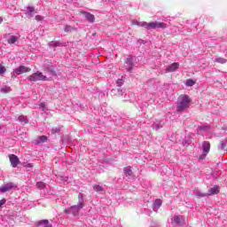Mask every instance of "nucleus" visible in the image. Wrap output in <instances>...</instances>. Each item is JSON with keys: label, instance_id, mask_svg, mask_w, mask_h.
<instances>
[{"label": "nucleus", "instance_id": "39", "mask_svg": "<svg viewBox=\"0 0 227 227\" xmlns=\"http://www.w3.org/2000/svg\"><path fill=\"white\" fill-rule=\"evenodd\" d=\"M35 20L37 22H42L43 20V16H41V15H36L35 16Z\"/></svg>", "mask_w": 227, "mask_h": 227}, {"label": "nucleus", "instance_id": "32", "mask_svg": "<svg viewBox=\"0 0 227 227\" xmlns=\"http://www.w3.org/2000/svg\"><path fill=\"white\" fill-rule=\"evenodd\" d=\"M199 130H202L203 132H207V130H210V126H199Z\"/></svg>", "mask_w": 227, "mask_h": 227}, {"label": "nucleus", "instance_id": "45", "mask_svg": "<svg viewBox=\"0 0 227 227\" xmlns=\"http://www.w3.org/2000/svg\"><path fill=\"white\" fill-rule=\"evenodd\" d=\"M1 22H3V18L0 17V24H1Z\"/></svg>", "mask_w": 227, "mask_h": 227}, {"label": "nucleus", "instance_id": "9", "mask_svg": "<svg viewBox=\"0 0 227 227\" xmlns=\"http://www.w3.org/2000/svg\"><path fill=\"white\" fill-rule=\"evenodd\" d=\"M9 159H10L11 166L12 168H17V166L20 164V160H19V157L15 154L9 155Z\"/></svg>", "mask_w": 227, "mask_h": 227}, {"label": "nucleus", "instance_id": "18", "mask_svg": "<svg viewBox=\"0 0 227 227\" xmlns=\"http://www.w3.org/2000/svg\"><path fill=\"white\" fill-rule=\"evenodd\" d=\"M78 207L84 208V194L83 193H79L78 194Z\"/></svg>", "mask_w": 227, "mask_h": 227}, {"label": "nucleus", "instance_id": "6", "mask_svg": "<svg viewBox=\"0 0 227 227\" xmlns=\"http://www.w3.org/2000/svg\"><path fill=\"white\" fill-rule=\"evenodd\" d=\"M81 207L78 205L71 206L70 207L65 209V214H72L73 215H79V212H81Z\"/></svg>", "mask_w": 227, "mask_h": 227}, {"label": "nucleus", "instance_id": "20", "mask_svg": "<svg viewBox=\"0 0 227 227\" xmlns=\"http://www.w3.org/2000/svg\"><path fill=\"white\" fill-rule=\"evenodd\" d=\"M124 175L129 178H132V176H134V173L132 172L130 167L124 168Z\"/></svg>", "mask_w": 227, "mask_h": 227}, {"label": "nucleus", "instance_id": "36", "mask_svg": "<svg viewBox=\"0 0 227 227\" xmlns=\"http://www.w3.org/2000/svg\"><path fill=\"white\" fill-rule=\"evenodd\" d=\"M39 225L44 224L45 226H47V224H49V220H41L38 222Z\"/></svg>", "mask_w": 227, "mask_h": 227}, {"label": "nucleus", "instance_id": "11", "mask_svg": "<svg viewBox=\"0 0 227 227\" xmlns=\"http://www.w3.org/2000/svg\"><path fill=\"white\" fill-rule=\"evenodd\" d=\"M25 15L27 19H33L35 17V7L27 6Z\"/></svg>", "mask_w": 227, "mask_h": 227}, {"label": "nucleus", "instance_id": "8", "mask_svg": "<svg viewBox=\"0 0 227 227\" xmlns=\"http://www.w3.org/2000/svg\"><path fill=\"white\" fill-rule=\"evenodd\" d=\"M165 122L162 120H157L152 124L153 130H160V129H164Z\"/></svg>", "mask_w": 227, "mask_h": 227}, {"label": "nucleus", "instance_id": "35", "mask_svg": "<svg viewBox=\"0 0 227 227\" xmlns=\"http://www.w3.org/2000/svg\"><path fill=\"white\" fill-rule=\"evenodd\" d=\"M123 82H124V81H123V79H118L117 81H116V84H117V86L120 88V86H123Z\"/></svg>", "mask_w": 227, "mask_h": 227}, {"label": "nucleus", "instance_id": "25", "mask_svg": "<svg viewBox=\"0 0 227 227\" xmlns=\"http://www.w3.org/2000/svg\"><path fill=\"white\" fill-rule=\"evenodd\" d=\"M92 188L96 192H104V187L100 186V184H94Z\"/></svg>", "mask_w": 227, "mask_h": 227}, {"label": "nucleus", "instance_id": "43", "mask_svg": "<svg viewBox=\"0 0 227 227\" xmlns=\"http://www.w3.org/2000/svg\"><path fill=\"white\" fill-rule=\"evenodd\" d=\"M191 145V141L184 140V146H189Z\"/></svg>", "mask_w": 227, "mask_h": 227}, {"label": "nucleus", "instance_id": "42", "mask_svg": "<svg viewBox=\"0 0 227 227\" xmlns=\"http://www.w3.org/2000/svg\"><path fill=\"white\" fill-rule=\"evenodd\" d=\"M6 203V200L3 199L0 200V208L3 207V205H4Z\"/></svg>", "mask_w": 227, "mask_h": 227}, {"label": "nucleus", "instance_id": "4", "mask_svg": "<svg viewBox=\"0 0 227 227\" xmlns=\"http://www.w3.org/2000/svg\"><path fill=\"white\" fill-rule=\"evenodd\" d=\"M4 38L6 39L7 43H9V45H13V44L17 43V42H19V40L20 39V35L6 34L4 35Z\"/></svg>", "mask_w": 227, "mask_h": 227}, {"label": "nucleus", "instance_id": "16", "mask_svg": "<svg viewBox=\"0 0 227 227\" xmlns=\"http://www.w3.org/2000/svg\"><path fill=\"white\" fill-rule=\"evenodd\" d=\"M49 47H67V43H61L59 41H51L48 43Z\"/></svg>", "mask_w": 227, "mask_h": 227}, {"label": "nucleus", "instance_id": "44", "mask_svg": "<svg viewBox=\"0 0 227 227\" xmlns=\"http://www.w3.org/2000/svg\"><path fill=\"white\" fill-rule=\"evenodd\" d=\"M26 167H27V168H33V164L27 163Z\"/></svg>", "mask_w": 227, "mask_h": 227}, {"label": "nucleus", "instance_id": "5", "mask_svg": "<svg viewBox=\"0 0 227 227\" xmlns=\"http://www.w3.org/2000/svg\"><path fill=\"white\" fill-rule=\"evenodd\" d=\"M31 68L25 67V66H20L18 68L14 69L12 73V77H17V75H22V74H27Z\"/></svg>", "mask_w": 227, "mask_h": 227}, {"label": "nucleus", "instance_id": "19", "mask_svg": "<svg viewBox=\"0 0 227 227\" xmlns=\"http://www.w3.org/2000/svg\"><path fill=\"white\" fill-rule=\"evenodd\" d=\"M219 192V186L215 185L211 189L208 190L207 196H214V194H218Z\"/></svg>", "mask_w": 227, "mask_h": 227}, {"label": "nucleus", "instance_id": "31", "mask_svg": "<svg viewBox=\"0 0 227 227\" xmlns=\"http://www.w3.org/2000/svg\"><path fill=\"white\" fill-rule=\"evenodd\" d=\"M185 84L187 86H194V84H196V82H194V80H192V79H188V80H186Z\"/></svg>", "mask_w": 227, "mask_h": 227}, {"label": "nucleus", "instance_id": "15", "mask_svg": "<svg viewBox=\"0 0 227 227\" xmlns=\"http://www.w3.org/2000/svg\"><path fill=\"white\" fill-rule=\"evenodd\" d=\"M217 148L219 152H227V138L222 140Z\"/></svg>", "mask_w": 227, "mask_h": 227}, {"label": "nucleus", "instance_id": "7", "mask_svg": "<svg viewBox=\"0 0 227 227\" xmlns=\"http://www.w3.org/2000/svg\"><path fill=\"white\" fill-rule=\"evenodd\" d=\"M12 189H17V184L14 183H7L0 186V192H8L12 191Z\"/></svg>", "mask_w": 227, "mask_h": 227}, {"label": "nucleus", "instance_id": "40", "mask_svg": "<svg viewBox=\"0 0 227 227\" xmlns=\"http://www.w3.org/2000/svg\"><path fill=\"white\" fill-rule=\"evenodd\" d=\"M6 72V67L0 66V75Z\"/></svg>", "mask_w": 227, "mask_h": 227}, {"label": "nucleus", "instance_id": "46", "mask_svg": "<svg viewBox=\"0 0 227 227\" xmlns=\"http://www.w3.org/2000/svg\"><path fill=\"white\" fill-rule=\"evenodd\" d=\"M1 129H2V128H1V126H0V130H1Z\"/></svg>", "mask_w": 227, "mask_h": 227}, {"label": "nucleus", "instance_id": "22", "mask_svg": "<svg viewBox=\"0 0 227 227\" xmlns=\"http://www.w3.org/2000/svg\"><path fill=\"white\" fill-rule=\"evenodd\" d=\"M45 141H47V137L41 136V137H38V138L35 140V145H41V143H45Z\"/></svg>", "mask_w": 227, "mask_h": 227}, {"label": "nucleus", "instance_id": "24", "mask_svg": "<svg viewBox=\"0 0 227 227\" xmlns=\"http://www.w3.org/2000/svg\"><path fill=\"white\" fill-rule=\"evenodd\" d=\"M215 63H219L220 65H224L227 63V59L224 58L218 57L215 59Z\"/></svg>", "mask_w": 227, "mask_h": 227}, {"label": "nucleus", "instance_id": "2", "mask_svg": "<svg viewBox=\"0 0 227 227\" xmlns=\"http://www.w3.org/2000/svg\"><path fill=\"white\" fill-rule=\"evenodd\" d=\"M191 106V98L187 95H181L177 99V106L176 111L178 113H182V111H185Z\"/></svg>", "mask_w": 227, "mask_h": 227}, {"label": "nucleus", "instance_id": "41", "mask_svg": "<svg viewBox=\"0 0 227 227\" xmlns=\"http://www.w3.org/2000/svg\"><path fill=\"white\" fill-rule=\"evenodd\" d=\"M123 93H124L123 90H120V89H118L117 95H119V97L123 96Z\"/></svg>", "mask_w": 227, "mask_h": 227}, {"label": "nucleus", "instance_id": "33", "mask_svg": "<svg viewBox=\"0 0 227 227\" xmlns=\"http://www.w3.org/2000/svg\"><path fill=\"white\" fill-rule=\"evenodd\" d=\"M207 155H208L207 153H202L199 156V160H205V159H207Z\"/></svg>", "mask_w": 227, "mask_h": 227}, {"label": "nucleus", "instance_id": "21", "mask_svg": "<svg viewBox=\"0 0 227 227\" xmlns=\"http://www.w3.org/2000/svg\"><path fill=\"white\" fill-rule=\"evenodd\" d=\"M18 121L21 125H26L27 123H29V121L27 120V117L26 115H20L18 117Z\"/></svg>", "mask_w": 227, "mask_h": 227}, {"label": "nucleus", "instance_id": "37", "mask_svg": "<svg viewBox=\"0 0 227 227\" xmlns=\"http://www.w3.org/2000/svg\"><path fill=\"white\" fill-rule=\"evenodd\" d=\"M39 106H40V109H42V111H46L47 110V106H45V103H41L40 105H39Z\"/></svg>", "mask_w": 227, "mask_h": 227}, {"label": "nucleus", "instance_id": "34", "mask_svg": "<svg viewBox=\"0 0 227 227\" xmlns=\"http://www.w3.org/2000/svg\"><path fill=\"white\" fill-rule=\"evenodd\" d=\"M60 131H61V129H59V128H53L51 129V134H59V132H60Z\"/></svg>", "mask_w": 227, "mask_h": 227}, {"label": "nucleus", "instance_id": "38", "mask_svg": "<svg viewBox=\"0 0 227 227\" xmlns=\"http://www.w3.org/2000/svg\"><path fill=\"white\" fill-rule=\"evenodd\" d=\"M60 182H68V176H59Z\"/></svg>", "mask_w": 227, "mask_h": 227}, {"label": "nucleus", "instance_id": "13", "mask_svg": "<svg viewBox=\"0 0 227 227\" xmlns=\"http://www.w3.org/2000/svg\"><path fill=\"white\" fill-rule=\"evenodd\" d=\"M126 67L128 72H132V68H134V59L129 57L126 59Z\"/></svg>", "mask_w": 227, "mask_h": 227}, {"label": "nucleus", "instance_id": "14", "mask_svg": "<svg viewBox=\"0 0 227 227\" xmlns=\"http://www.w3.org/2000/svg\"><path fill=\"white\" fill-rule=\"evenodd\" d=\"M160 207H162V200L160 199H156L153 204V212H159Z\"/></svg>", "mask_w": 227, "mask_h": 227}, {"label": "nucleus", "instance_id": "27", "mask_svg": "<svg viewBox=\"0 0 227 227\" xmlns=\"http://www.w3.org/2000/svg\"><path fill=\"white\" fill-rule=\"evenodd\" d=\"M0 91L1 93H10V91H12V88L8 86H4L0 88Z\"/></svg>", "mask_w": 227, "mask_h": 227}, {"label": "nucleus", "instance_id": "3", "mask_svg": "<svg viewBox=\"0 0 227 227\" xmlns=\"http://www.w3.org/2000/svg\"><path fill=\"white\" fill-rule=\"evenodd\" d=\"M28 81L30 82H36V81H49V78L43 75L42 72L37 71L28 76Z\"/></svg>", "mask_w": 227, "mask_h": 227}, {"label": "nucleus", "instance_id": "1", "mask_svg": "<svg viewBox=\"0 0 227 227\" xmlns=\"http://www.w3.org/2000/svg\"><path fill=\"white\" fill-rule=\"evenodd\" d=\"M134 24L139 26V27H145V29L152 30V29H166L168 25L164 22L153 21V22H146V21H134Z\"/></svg>", "mask_w": 227, "mask_h": 227}, {"label": "nucleus", "instance_id": "28", "mask_svg": "<svg viewBox=\"0 0 227 227\" xmlns=\"http://www.w3.org/2000/svg\"><path fill=\"white\" fill-rule=\"evenodd\" d=\"M64 31H65L66 33H70V32H72V31H75V28H74V27L70 26V25H67V26L65 27Z\"/></svg>", "mask_w": 227, "mask_h": 227}, {"label": "nucleus", "instance_id": "26", "mask_svg": "<svg viewBox=\"0 0 227 227\" xmlns=\"http://www.w3.org/2000/svg\"><path fill=\"white\" fill-rule=\"evenodd\" d=\"M172 221L175 223V224H177V226H180L182 223V218L180 216L175 215L174 217L172 218Z\"/></svg>", "mask_w": 227, "mask_h": 227}, {"label": "nucleus", "instance_id": "17", "mask_svg": "<svg viewBox=\"0 0 227 227\" xmlns=\"http://www.w3.org/2000/svg\"><path fill=\"white\" fill-rule=\"evenodd\" d=\"M210 152V142L208 141H204L202 143V153H209Z\"/></svg>", "mask_w": 227, "mask_h": 227}, {"label": "nucleus", "instance_id": "12", "mask_svg": "<svg viewBox=\"0 0 227 227\" xmlns=\"http://www.w3.org/2000/svg\"><path fill=\"white\" fill-rule=\"evenodd\" d=\"M82 15H84L86 20H88V22H90V24H93V22H95V15L91 14V12H82Z\"/></svg>", "mask_w": 227, "mask_h": 227}, {"label": "nucleus", "instance_id": "10", "mask_svg": "<svg viewBox=\"0 0 227 227\" xmlns=\"http://www.w3.org/2000/svg\"><path fill=\"white\" fill-rule=\"evenodd\" d=\"M180 64L178 62H174L167 67L166 72H176V70H178Z\"/></svg>", "mask_w": 227, "mask_h": 227}, {"label": "nucleus", "instance_id": "23", "mask_svg": "<svg viewBox=\"0 0 227 227\" xmlns=\"http://www.w3.org/2000/svg\"><path fill=\"white\" fill-rule=\"evenodd\" d=\"M44 72H45L46 74H49V75H53V76H56V75H57L56 70H54V68H52V67H47V68L44 70Z\"/></svg>", "mask_w": 227, "mask_h": 227}, {"label": "nucleus", "instance_id": "29", "mask_svg": "<svg viewBox=\"0 0 227 227\" xmlns=\"http://www.w3.org/2000/svg\"><path fill=\"white\" fill-rule=\"evenodd\" d=\"M196 196H198L199 198H206V196H208L207 193H203L200 191H196L195 192Z\"/></svg>", "mask_w": 227, "mask_h": 227}, {"label": "nucleus", "instance_id": "30", "mask_svg": "<svg viewBox=\"0 0 227 227\" xmlns=\"http://www.w3.org/2000/svg\"><path fill=\"white\" fill-rule=\"evenodd\" d=\"M36 187H37V189L42 190V189H44L46 187V184L43 182H37L36 183Z\"/></svg>", "mask_w": 227, "mask_h": 227}]
</instances>
